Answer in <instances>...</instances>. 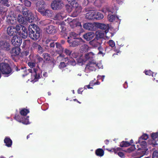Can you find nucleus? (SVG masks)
I'll return each mask as SVG.
<instances>
[{"instance_id":"1","label":"nucleus","mask_w":158,"mask_h":158,"mask_svg":"<svg viewBox=\"0 0 158 158\" xmlns=\"http://www.w3.org/2000/svg\"><path fill=\"white\" fill-rule=\"evenodd\" d=\"M28 31L29 37L34 40H37L42 36V30L36 25H29Z\"/></svg>"},{"instance_id":"2","label":"nucleus","mask_w":158,"mask_h":158,"mask_svg":"<svg viewBox=\"0 0 158 158\" xmlns=\"http://www.w3.org/2000/svg\"><path fill=\"white\" fill-rule=\"evenodd\" d=\"M76 35L75 33L71 32L69 36H68L67 42L70 46L74 47L80 44L81 39L76 38Z\"/></svg>"},{"instance_id":"3","label":"nucleus","mask_w":158,"mask_h":158,"mask_svg":"<svg viewBox=\"0 0 158 158\" xmlns=\"http://www.w3.org/2000/svg\"><path fill=\"white\" fill-rule=\"evenodd\" d=\"M69 3L74 9L72 16L73 17H76L81 12L82 8L75 0H67Z\"/></svg>"},{"instance_id":"4","label":"nucleus","mask_w":158,"mask_h":158,"mask_svg":"<svg viewBox=\"0 0 158 158\" xmlns=\"http://www.w3.org/2000/svg\"><path fill=\"white\" fill-rule=\"evenodd\" d=\"M0 71L2 74L9 75L12 73V70L10 66L7 63L0 64Z\"/></svg>"},{"instance_id":"5","label":"nucleus","mask_w":158,"mask_h":158,"mask_svg":"<svg viewBox=\"0 0 158 158\" xmlns=\"http://www.w3.org/2000/svg\"><path fill=\"white\" fill-rule=\"evenodd\" d=\"M99 38H103L105 35V33L108 32L110 29L108 24H106L99 23Z\"/></svg>"},{"instance_id":"6","label":"nucleus","mask_w":158,"mask_h":158,"mask_svg":"<svg viewBox=\"0 0 158 158\" xmlns=\"http://www.w3.org/2000/svg\"><path fill=\"white\" fill-rule=\"evenodd\" d=\"M83 27L85 29L90 31H95L99 28V23L94 22L93 23H86L83 25Z\"/></svg>"},{"instance_id":"7","label":"nucleus","mask_w":158,"mask_h":158,"mask_svg":"<svg viewBox=\"0 0 158 158\" xmlns=\"http://www.w3.org/2000/svg\"><path fill=\"white\" fill-rule=\"evenodd\" d=\"M63 5V2L61 0L53 1L51 4V7L53 10L61 9Z\"/></svg>"},{"instance_id":"8","label":"nucleus","mask_w":158,"mask_h":158,"mask_svg":"<svg viewBox=\"0 0 158 158\" xmlns=\"http://www.w3.org/2000/svg\"><path fill=\"white\" fill-rule=\"evenodd\" d=\"M85 17L89 20L98 19L99 18L98 12L94 11L89 12L86 14Z\"/></svg>"},{"instance_id":"9","label":"nucleus","mask_w":158,"mask_h":158,"mask_svg":"<svg viewBox=\"0 0 158 158\" xmlns=\"http://www.w3.org/2000/svg\"><path fill=\"white\" fill-rule=\"evenodd\" d=\"M98 67V63L97 64L93 61H89L86 65L85 69L89 71H95L96 68Z\"/></svg>"},{"instance_id":"10","label":"nucleus","mask_w":158,"mask_h":158,"mask_svg":"<svg viewBox=\"0 0 158 158\" xmlns=\"http://www.w3.org/2000/svg\"><path fill=\"white\" fill-rule=\"evenodd\" d=\"M29 57L31 59V57H32V60L36 63L37 66L44 62L43 58L38 54H36L33 56L32 55H30Z\"/></svg>"},{"instance_id":"11","label":"nucleus","mask_w":158,"mask_h":158,"mask_svg":"<svg viewBox=\"0 0 158 158\" xmlns=\"http://www.w3.org/2000/svg\"><path fill=\"white\" fill-rule=\"evenodd\" d=\"M22 39L21 37L17 35L13 36L11 40L12 44L15 47L19 46L22 43Z\"/></svg>"},{"instance_id":"12","label":"nucleus","mask_w":158,"mask_h":158,"mask_svg":"<svg viewBox=\"0 0 158 158\" xmlns=\"http://www.w3.org/2000/svg\"><path fill=\"white\" fill-rule=\"evenodd\" d=\"M31 49L33 50H35L40 54H42L44 50L42 46L36 42H34L32 44Z\"/></svg>"},{"instance_id":"13","label":"nucleus","mask_w":158,"mask_h":158,"mask_svg":"<svg viewBox=\"0 0 158 158\" xmlns=\"http://www.w3.org/2000/svg\"><path fill=\"white\" fill-rule=\"evenodd\" d=\"M68 21L69 22V25L72 28H74L75 27H79L80 28L81 27V23L79 22L77 20L73 19L71 20V19L69 18L68 19Z\"/></svg>"},{"instance_id":"14","label":"nucleus","mask_w":158,"mask_h":158,"mask_svg":"<svg viewBox=\"0 0 158 158\" xmlns=\"http://www.w3.org/2000/svg\"><path fill=\"white\" fill-rule=\"evenodd\" d=\"M45 3L43 0L39 1L36 3V9L38 11L41 13L45 8Z\"/></svg>"},{"instance_id":"15","label":"nucleus","mask_w":158,"mask_h":158,"mask_svg":"<svg viewBox=\"0 0 158 158\" xmlns=\"http://www.w3.org/2000/svg\"><path fill=\"white\" fill-rule=\"evenodd\" d=\"M20 48L19 46L15 47L10 51L11 58L14 59L15 56L19 55L20 53Z\"/></svg>"},{"instance_id":"16","label":"nucleus","mask_w":158,"mask_h":158,"mask_svg":"<svg viewBox=\"0 0 158 158\" xmlns=\"http://www.w3.org/2000/svg\"><path fill=\"white\" fill-rule=\"evenodd\" d=\"M18 34L23 39H26L28 35V33L27 28L25 27H22V29L18 32Z\"/></svg>"},{"instance_id":"17","label":"nucleus","mask_w":158,"mask_h":158,"mask_svg":"<svg viewBox=\"0 0 158 158\" xmlns=\"http://www.w3.org/2000/svg\"><path fill=\"white\" fill-rule=\"evenodd\" d=\"M0 48L4 50H10L9 44L6 41H0Z\"/></svg>"},{"instance_id":"18","label":"nucleus","mask_w":158,"mask_h":158,"mask_svg":"<svg viewBox=\"0 0 158 158\" xmlns=\"http://www.w3.org/2000/svg\"><path fill=\"white\" fill-rule=\"evenodd\" d=\"M95 34V38L90 42V44L94 46H97L99 44V42L98 41L99 40V31H96Z\"/></svg>"},{"instance_id":"19","label":"nucleus","mask_w":158,"mask_h":158,"mask_svg":"<svg viewBox=\"0 0 158 158\" xmlns=\"http://www.w3.org/2000/svg\"><path fill=\"white\" fill-rule=\"evenodd\" d=\"M46 32L49 34H54L56 33V29L55 27L52 25L48 26L46 28Z\"/></svg>"},{"instance_id":"20","label":"nucleus","mask_w":158,"mask_h":158,"mask_svg":"<svg viewBox=\"0 0 158 158\" xmlns=\"http://www.w3.org/2000/svg\"><path fill=\"white\" fill-rule=\"evenodd\" d=\"M94 35V32H87L84 34L83 35V37L84 39L87 41H90L91 40Z\"/></svg>"},{"instance_id":"21","label":"nucleus","mask_w":158,"mask_h":158,"mask_svg":"<svg viewBox=\"0 0 158 158\" xmlns=\"http://www.w3.org/2000/svg\"><path fill=\"white\" fill-rule=\"evenodd\" d=\"M7 32L8 35L10 36H15L16 34V31L15 30V27L14 26H10L7 28Z\"/></svg>"},{"instance_id":"22","label":"nucleus","mask_w":158,"mask_h":158,"mask_svg":"<svg viewBox=\"0 0 158 158\" xmlns=\"http://www.w3.org/2000/svg\"><path fill=\"white\" fill-rule=\"evenodd\" d=\"M21 72L22 73V75L23 77L27 76L30 73H32V70L31 69H27L26 68L24 67H20Z\"/></svg>"},{"instance_id":"23","label":"nucleus","mask_w":158,"mask_h":158,"mask_svg":"<svg viewBox=\"0 0 158 158\" xmlns=\"http://www.w3.org/2000/svg\"><path fill=\"white\" fill-rule=\"evenodd\" d=\"M40 14L44 16L51 17L52 16V10H46L43 11Z\"/></svg>"},{"instance_id":"24","label":"nucleus","mask_w":158,"mask_h":158,"mask_svg":"<svg viewBox=\"0 0 158 158\" xmlns=\"http://www.w3.org/2000/svg\"><path fill=\"white\" fill-rule=\"evenodd\" d=\"M18 21L19 23L22 24H25L27 23L26 17L20 15H18Z\"/></svg>"},{"instance_id":"25","label":"nucleus","mask_w":158,"mask_h":158,"mask_svg":"<svg viewBox=\"0 0 158 158\" xmlns=\"http://www.w3.org/2000/svg\"><path fill=\"white\" fill-rule=\"evenodd\" d=\"M4 142L5 143V145L8 147H10L12 145V141L9 137H6L4 140Z\"/></svg>"},{"instance_id":"26","label":"nucleus","mask_w":158,"mask_h":158,"mask_svg":"<svg viewBox=\"0 0 158 158\" xmlns=\"http://www.w3.org/2000/svg\"><path fill=\"white\" fill-rule=\"evenodd\" d=\"M94 54L92 52H90L87 53L85 54V56L86 60H90L91 61H94V60L92 59L94 58Z\"/></svg>"},{"instance_id":"27","label":"nucleus","mask_w":158,"mask_h":158,"mask_svg":"<svg viewBox=\"0 0 158 158\" xmlns=\"http://www.w3.org/2000/svg\"><path fill=\"white\" fill-rule=\"evenodd\" d=\"M37 69L34 68L33 69V72L32 73L34 77V80L35 81H36L37 80L40 78V74L37 73Z\"/></svg>"},{"instance_id":"28","label":"nucleus","mask_w":158,"mask_h":158,"mask_svg":"<svg viewBox=\"0 0 158 158\" xmlns=\"http://www.w3.org/2000/svg\"><path fill=\"white\" fill-rule=\"evenodd\" d=\"M138 143L140 144L141 147V148H139L138 149L147 148V144L145 140H141V141H139V140L138 139Z\"/></svg>"},{"instance_id":"29","label":"nucleus","mask_w":158,"mask_h":158,"mask_svg":"<svg viewBox=\"0 0 158 158\" xmlns=\"http://www.w3.org/2000/svg\"><path fill=\"white\" fill-rule=\"evenodd\" d=\"M21 11L23 15L25 17H27L29 14V10L28 9L24 6H22Z\"/></svg>"},{"instance_id":"30","label":"nucleus","mask_w":158,"mask_h":158,"mask_svg":"<svg viewBox=\"0 0 158 158\" xmlns=\"http://www.w3.org/2000/svg\"><path fill=\"white\" fill-rule=\"evenodd\" d=\"M27 22L31 23L33 22L34 20V17L32 16V13H29L28 15L26 17Z\"/></svg>"},{"instance_id":"31","label":"nucleus","mask_w":158,"mask_h":158,"mask_svg":"<svg viewBox=\"0 0 158 158\" xmlns=\"http://www.w3.org/2000/svg\"><path fill=\"white\" fill-rule=\"evenodd\" d=\"M56 47L57 48V51L60 53L62 52H63L64 48L61 46L60 44L58 42H56L55 43Z\"/></svg>"},{"instance_id":"32","label":"nucleus","mask_w":158,"mask_h":158,"mask_svg":"<svg viewBox=\"0 0 158 158\" xmlns=\"http://www.w3.org/2000/svg\"><path fill=\"white\" fill-rule=\"evenodd\" d=\"M89 47L88 45L84 44L81 47V52H86L88 51Z\"/></svg>"},{"instance_id":"33","label":"nucleus","mask_w":158,"mask_h":158,"mask_svg":"<svg viewBox=\"0 0 158 158\" xmlns=\"http://www.w3.org/2000/svg\"><path fill=\"white\" fill-rule=\"evenodd\" d=\"M116 18L118 19H119L117 16H115L113 15L109 14L108 15V19L110 22H113L114 21Z\"/></svg>"},{"instance_id":"34","label":"nucleus","mask_w":158,"mask_h":158,"mask_svg":"<svg viewBox=\"0 0 158 158\" xmlns=\"http://www.w3.org/2000/svg\"><path fill=\"white\" fill-rule=\"evenodd\" d=\"M130 145V143L127 141H123L120 144V146L122 147H128Z\"/></svg>"},{"instance_id":"35","label":"nucleus","mask_w":158,"mask_h":158,"mask_svg":"<svg viewBox=\"0 0 158 158\" xmlns=\"http://www.w3.org/2000/svg\"><path fill=\"white\" fill-rule=\"evenodd\" d=\"M29 113V111L28 110L25 108L22 109L20 111V114L23 116H26L27 114Z\"/></svg>"},{"instance_id":"36","label":"nucleus","mask_w":158,"mask_h":158,"mask_svg":"<svg viewBox=\"0 0 158 158\" xmlns=\"http://www.w3.org/2000/svg\"><path fill=\"white\" fill-rule=\"evenodd\" d=\"M44 58L46 61H49L50 60V55L48 53H44L43 54Z\"/></svg>"},{"instance_id":"37","label":"nucleus","mask_w":158,"mask_h":158,"mask_svg":"<svg viewBox=\"0 0 158 158\" xmlns=\"http://www.w3.org/2000/svg\"><path fill=\"white\" fill-rule=\"evenodd\" d=\"M29 116H28L27 118H25L24 117L23 118L22 120L20 121V122L24 124L27 125L29 123V119L28 118Z\"/></svg>"},{"instance_id":"38","label":"nucleus","mask_w":158,"mask_h":158,"mask_svg":"<svg viewBox=\"0 0 158 158\" xmlns=\"http://www.w3.org/2000/svg\"><path fill=\"white\" fill-rule=\"evenodd\" d=\"M115 34V32H107L106 33H105V37L107 39H110L113 36L114 34Z\"/></svg>"},{"instance_id":"39","label":"nucleus","mask_w":158,"mask_h":158,"mask_svg":"<svg viewBox=\"0 0 158 158\" xmlns=\"http://www.w3.org/2000/svg\"><path fill=\"white\" fill-rule=\"evenodd\" d=\"M22 3L25 6L28 7H30L31 5V2L28 0H24Z\"/></svg>"},{"instance_id":"40","label":"nucleus","mask_w":158,"mask_h":158,"mask_svg":"<svg viewBox=\"0 0 158 158\" xmlns=\"http://www.w3.org/2000/svg\"><path fill=\"white\" fill-rule=\"evenodd\" d=\"M0 3L4 6L8 7L10 6L9 0H0Z\"/></svg>"},{"instance_id":"41","label":"nucleus","mask_w":158,"mask_h":158,"mask_svg":"<svg viewBox=\"0 0 158 158\" xmlns=\"http://www.w3.org/2000/svg\"><path fill=\"white\" fill-rule=\"evenodd\" d=\"M148 138V135L146 134H144L140 137L139 138V141L141 140H147Z\"/></svg>"},{"instance_id":"42","label":"nucleus","mask_w":158,"mask_h":158,"mask_svg":"<svg viewBox=\"0 0 158 158\" xmlns=\"http://www.w3.org/2000/svg\"><path fill=\"white\" fill-rule=\"evenodd\" d=\"M63 13H57L55 16V18L56 19L60 20L63 19L64 16L63 15Z\"/></svg>"},{"instance_id":"43","label":"nucleus","mask_w":158,"mask_h":158,"mask_svg":"<svg viewBox=\"0 0 158 158\" xmlns=\"http://www.w3.org/2000/svg\"><path fill=\"white\" fill-rule=\"evenodd\" d=\"M23 26H24L20 24L16 25L15 27V30H16L17 32L18 33V32L21 30L22 27Z\"/></svg>"},{"instance_id":"44","label":"nucleus","mask_w":158,"mask_h":158,"mask_svg":"<svg viewBox=\"0 0 158 158\" xmlns=\"http://www.w3.org/2000/svg\"><path fill=\"white\" fill-rule=\"evenodd\" d=\"M14 118L18 121L20 122L23 118V117L20 115L16 114Z\"/></svg>"},{"instance_id":"45","label":"nucleus","mask_w":158,"mask_h":158,"mask_svg":"<svg viewBox=\"0 0 158 158\" xmlns=\"http://www.w3.org/2000/svg\"><path fill=\"white\" fill-rule=\"evenodd\" d=\"M35 62H28V65L31 68H33L36 65Z\"/></svg>"},{"instance_id":"46","label":"nucleus","mask_w":158,"mask_h":158,"mask_svg":"<svg viewBox=\"0 0 158 158\" xmlns=\"http://www.w3.org/2000/svg\"><path fill=\"white\" fill-rule=\"evenodd\" d=\"M145 73L146 75H148L149 76L152 75V77H154V73L150 70L145 71Z\"/></svg>"},{"instance_id":"47","label":"nucleus","mask_w":158,"mask_h":158,"mask_svg":"<svg viewBox=\"0 0 158 158\" xmlns=\"http://www.w3.org/2000/svg\"><path fill=\"white\" fill-rule=\"evenodd\" d=\"M108 43L110 46L112 48L115 46V44L114 42L112 40H110L108 42Z\"/></svg>"},{"instance_id":"48","label":"nucleus","mask_w":158,"mask_h":158,"mask_svg":"<svg viewBox=\"0 0 158 158\" xmlns=\"http://www.w3.org/2000/svg\"><path fill=\"white\" fill-rule=\"evenodd\" d=\"M68 63V64L73 66L76 64V62L73 59H72L71 60H69Z\"/></svg>"},{"instance_id":"49","label":"nucleus","mask_w":158,"mask_h":158,"mask_svg":"<svg viewBox=\"0 0 158 158\" xmlns=\"http://www.w3.org/2000/svg\"><path fill=\"white\" fill-rule=\"evenodd\" d=\"M152 158H158V152L157 151H155L153 152Z\"/></svg>"},{"instance_id":"50","label":"nucleus","mask_w":158,"mask_h":158,"mask_svg":"<svg viewBox=\"0 0 158 158\" xmlns=\"http://www.w3.org/2000/svg\"><path fill=\"white\" fill-rule=\"evenodd\" d=\"M60 32L63 34L65 33V31L66 30L65 27L62 24L60 25Z\"/></svg>"},{"instance_id":"51","label":"nucleus","mask_w":158,"mask_h":158,"mask_svg":"<svg viewBox=\"0 0 158 158\" xmlns=\"http://www.w3.org/2000/svg\"><path fill=\"white\" fill-rule=\"evenodd\" d=\"M72 52V51L66 48L64 50V53L68 56H70Z\"/></svg>"},{"instance_id":"52","label":"nucleus","mask_w":158,"mask_h":158,"mask_svg":"<svg viewBox=\"0 0 158 158\" xmlns=\"http://www.w3.org/2000/svg\"><path fill=\"white\" fill-rule=\"evenodd\" d=\"M66 66V65L64 62H61L60 63V64L59 66V68L62 69L64 68Z\"/></svg>"},{"instance_id":"53","label":"nucleus","mask_w":158,"mask_h":158,"mask_svg":"<svg viewBox=\"0 0 158 158\" xmlns=\"http://www.w3.org/2000/svg\"><path fill=\"white\" fill-rule=\"evenodd\" d=\"M7 22L9 23L10 24H14V23L15 22V21L12 19V18L11 17H9V18L7 19Z\"/></svg>"},{"instance_id":"54","label":"nucleus","mask_w":158,"mask_h":158,"mask_svg":"<svg viewBox=\"0 0 158 158\" xmlns=\"http://www.w3.org/2000/svg\"><path fill=\"white\" fill-rule=\"evenodd\" d=\"M30 43V42L28 40H25L24 42L23 43V45L25 48H27L28 47V44Z\"/></svg>"},{"instance_id":"55","label":"nucleus","mask_w":158,"mask_h":158,"mask_svg":"<svg viewBox=\"0 0 158 158\" xmlns=\"http://www.w3.org/2000/svg\"><path fill=\"white\" fill-rule=\"evenodd\" d=\"M91 86H93L94 85H98V80L97 82H95L94 81H90L89 84Z\"/></svg>"},{"instance_id":"56","label":"nucleus","mask_w":158,"mask_h":158,"mask_svg":"<svg viewBox=\"0 0 158 158\" xmlns=\"http://www.w3.org/2000/svg\"><path fill=\"white\" fill-rule=\"evenodd\" d=\"M19 67V68L18 67L16 66V65H15V64H14L13 66V69L17 71H19L21 70V68H20V67Z\"/></svg>"},{"instance_id":"57","label":"nucleus","mask_w":158,"mask_h":158,"mask_svg":"<svg viewBox=\"0 0 158 158\" xmlns=\"http://www.w3.org/2000/svg\"><path fill=\"white\" fill-rule=\"evenodd\" d=\"M104 151L102 148H99V156H102L104 154Z\"/></svg>"},{"instance_id":"58","label":"nucleus","mask_w":158,"mask_h":158,"mask_svg":"<svg viewBox=\"0 0 158 158\" xmlns=\"http://www.w3.org/2000/svg\"><path fill=\"white\" fill-rule=\"evenodd\" d=\"M142 149L143 150L141 151L142 154V156H143L146 155V151L148 150V149L146 148Z\"/></svg>"},{"instance_id":"59","label":"nucleus","mask_w":158,"mask_h":158,"mask_svg":"<svg viewBox=\"0 0 158 158\" xmlns=\"http://www.w3.org/2000/svg\"><path fill=\"white\" fill-rule=\"evenodd\" d=\"M55 43L54 42H52L49 44V47L51 48H54L55 46Z\"/></svg>"},{"instance_id":"60","label":"nucleus","mask_w":158,"mask_h":158,"mask_svg":"<svg viewBox=\"0 0 158 158\" xmlns=\"http://www.w3.org/2000/svg\"><path fill=\"white\" fill-rule=\"evenodd\" d=\"M102 47L99 45V54H102V56H103L105 55V53L102 52Z\"/></svg>"},{"instance_id":"61","label":"nucleus","mask_w":158,"mask_h":158,"mask_svg":"<svg viewBox=\"0 0 158 158\" xmlns=\"http://www.w3.org/2000/svg\"><path fill=\"white\" fill-rule=\"evenodd\" d=\"M84 10L85 12H91L92 11V8L88 7H86L84 9Z\"/></svg>"},{"instance_id":"62","label":"nucleus","mask_w":158,"mask_h":158,"mask_svg":"<svg viewBox=\"0 0 158 158\" xmlns=\"http://www.w3.org/2000/svg\"><path fill=\"white\" fill-rule=\"evenodd\" d=\"M121 148H112L113 151H114V152L116 153L118 151H119L120 150Z\"/></svg>"},{"instance_id":"63","label":"nucleus","mask_w":158,"mask_h":158,"mask_svg":"<svg viewBox=\"0 0 158 158\" xmlns=\"http://www.w3.org/2000/svg\"><path fill=\"white\" fill-rule=\"evenodd\" d=\"M83 89L82 88H79L77 90V93L78 94H82V93L83 91Z\"/></svg>"},{"instance_id":"64","label":"nucleus","mask_w":158,"mask_h":158,"mask_svg":"<svg viewBox=\"0 0 158 158\" xmlns=\"http://www.w3.org/2000/svg\"><path fill=\"white\" fill-rule=\"evenodd\" d=\"M94 5L97 6L98 7L99 6V1L98 0H95V1L94 2Z\"/></svg>"}]
</instances>
